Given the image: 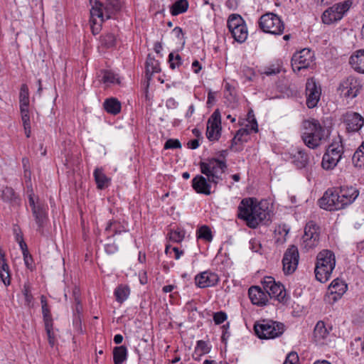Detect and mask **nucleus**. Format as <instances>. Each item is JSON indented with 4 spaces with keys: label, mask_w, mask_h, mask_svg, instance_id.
Listing matches in <instances>:
<instances>
[{
    "label": "nucleus",
    "mask_w": 364,
    "mask_h": 364,
    "mask_svg": "<svg viewBox=\"0 0 364 364\" xmlns=\"http://www.w3.org/2000/svg\"><path fill=\"white\" fill-rule=\"evenodd\" d=\"M168 62L170 63V68L171 69H175L177 65V61L174 60L173 53H171L168 55Z\"/></svg>",
    "instance_id": "0e129e2a"
},
{
    "label": "nucleus",
    "mask_w": 364,
    "mask_h": 364,
    "mask_svg": "<svg viewBox=\"0 0 364 364\" xmlns=\"http://www.w3.org/2000/svg\"><path fill=\"white\" fill-rule=\"evenodd\" d=\"M46 331L48 335V342L51 346H53L55 344V337L54 333L53 332V327L48 328V326L45 327Z\"/></svg>",
    "instance_id": "680f3d73"
},
{
    "label": "nucleus",
    "mask_w": 364,
    "mask_h": 364,
    "mask_svg": "<svg viewBox=\"0 0 364 364\" xmlns=\"http://www.w3.org/2000/svg\"><path fill=\"white\" fill-rule=\"evenodd\" d=\"M188 9V2L187 0H177L171 7V14L173 16H177L184 13Z\"/></svg>",
    "instance_id": "7c9ffc66"
},
{
    "label": "nucleus",
    "mask_w": 364,
    "mask_h": 364,
    "mask_svg": "<svg viewBox=\"0 0 364 364\" xmlns=\"http://www.w3.org/2000/svg\"><path fill=\"white\" fill-rule=\"evenodd\" d=\"M304 132L301 135L304 144L310 149H316L325 142L329 133L317 119H311L303 122Z\"/></svg>",
    "instance_id": "f03ea898"
},
{
    "label": "nucleus",
    "mask_w": 364,
    "mask_h": 364,
    "mask_svg": "<svg viewBox=\"0 0 364 364\" xmlns=\"http://www.w3.org/2000/svg\"><path fill=\"white\" fill-rule=\"evenodd\" d=\"M250 129L242 128L240 129L235 134V138L237 139L238 141H247V139L245 137L247 136L250 134Z\"/></svg>",
    "instance_id": "09e8293b"
},
{
    "label": "nucleus",
    "mask_w": 364,
    "mask_h": 364,
    "mask_svg": "<svg viewBox=\"0 0 364 364\" xmlns=\"http://www.w3.org/2000/svg\"><path fill=\"white\" fill-rule=\"evenodd\" d=\"M247 120L250 123V129L255 132H258V125L256 119L253 114L252 110H250L247 114Z\"/></svg>",
    "instance_id": "3c124183"
},
{
    "label": "nucleus",
    "mask_w": 364,
    "mask_h": 364,
    "mask_svg": "<svg viewBox=\"0 0 364 364\" xmlns=\"http://www.w3.org/2000/svg\"><path fill=\"white\" fill-rule=\"evenodd\" d=\"M350 64L355 70L364 73V50H358L350 58Z\"/></svg>",
    "instance_id": "5701e85b"
},
{
    "label": "nucleus",
    "mask_w": 364,
    "mask_h": 364,
    "mask_svg": "<svg viewBox=\"0 0 364 364\" xmlns=\"http://www.w3.org/2000/svg\"><path fill=\"white\" fill-rule=\"evenodd\" d=\"M298 362L299 357L297 353L291 352L287 355L284 364H298Z\"/></svg>",
    "instance_id": "13d9d810"
},
{
    "label": "nucleus",
    "mask_w": 364,
    "mask_h": 364,
    "mask_svg": "<svg viewBox=\"0 0 364 364\" xmlns=\"http://www.w3.org/2000/svg\"><path fill=\"white\" fill-rule=\"evenodd\" d=\"M342 150V146L338 144H330L323 156L321 162L323 168L326 170L333 169L341 158Z\"/></svg>",
    "instance_id": "9b49d317"
},
{
    "label": "nucleus",
    "mask_w": 364,
    "mask_h": 364,
    "mask_svg": "<svg viewBox=\"0 0 364 364\" xmlns=\"http://www.w3.org/2000/svg\"><path fill=\"white\" fill-rule=\"evenodd\" d=\"M218 275L210 271L203 272L195 277L196 284L200 288L213 287L218 284Z\"/></svg>",
    "instance_id": "f3484780"
},
{
    "label": "nucleus",
    "mask_w": 364,
    "mask_h": 364,
    "mask_svg": "<svg viewBox=\"0 0 364 364\" xmlns=\"http://www.w3.org/2000/svg\"><path fill=\"white\" fill-rule=\"evenodd\" d=\"M181 147V144L179 141V140H178V139H168L164 144L165 149H180Z\"/></svg>",
    "instance_id": "603ef678"
},
{
    "label": "nucleus",
    "mask_w": 364,
    "mask_h": 364,
    "mask_svg": "<svg viewBox=\"0 0 364 364\" xmlns=\"http://www.w3.org/2000/svg\"><path fill=\"white\" fill-rule=\"evenodd\" d=\"M160 71L161 68L159 61L151 57L150 54L148 55L146 61V76L148 82L151 80V77L154 73H159Z\"/></svg>",
    "instance_id": "393cba45"
},
{
    "label": "nucleus",
    "mask_w": 364,
    "mask_h": 364,
    "mask_svg": "<svg viewBox=\"0 0 364 364\" xmlns=\"http://www.w3.org/2000/svg\"><path fill=\"white\" fill-rule=\"evenodd\" d=\"M282 68V64L279 62H277L274 64H272L268 67H266L264 71L261 72L262 75H266L267 76L277 75L280 73Z\"/></svg>",
    "instance_id": "79ce46f5"
},
{
    "label": "nucleus",
    "mask_w": 364,
    "mask_h": 364,
    "mask_svg": "<svg viewBox=\"0 0 364 364\" xmlns=\"http://www.w3.org/2000/svg\"><path fill=\"white\" fill-rule=\"evenodd\" d=\"M227 319V315L223 311H218L214 314L213 321L215 324H221Z\"/></svg>",
    "instance_id": "5fc2aeb1"
},
{
    "label": "nucleus",
    "mask_w": 364,
    "mask_h": 364,
    "mask_svg": "<svg viewBox=\"0 0 364 364\" xmlns=\"http://www.w3.org/2000/svg\"><path fill=\"white\" fill-rule=\"evenodd\" d=\"M238 218L244 220L250 228H256L259 223L269 221V212L261 203H257L252 198H244L238 207Z\"/></svg>",
    "instance_id": "f257e3e1"
},
{
    "label": "nucleus",
    "mask_w": 364,
    "mask_h": 364,
    "mask_svg": "<svg viewBox=\"0 0 364 364\" xmlns=\"http://www.w3.org/2000/svg\"><path fill=\"white\" fill-rule=\"evenodd\" d=\"M215 163V161L210 162V159L208 160L207 162H200V167L201 173L205 174L208 176V178H210L212 172L210 168H213V164Z\"/></svg>",
    "instance_id": "a18cd8bd"
},
{
    "label": "nucleus",
    "mask_w": 364,
    "mask_h": 364,
    "mask_svg": "<svg viewBox=\"0 0 364 364\" xmlns=\"http://www.w3.org/2000/svg\"><path fill=\"white\" fill-rule=\"evenodd\" d=\"M43 321L45 324V327L48 326V328L53 327V321L52 318V315L50 313V310L49 308L42 309Z\"/></svg>",
    "instance_id": "c03bdc74"
},
{
    "label": "nucleus",
    "mask_w": 364,
    "mask_h": 364,
    "mask_svg": "<svg viewBox=\"0 0 364 364\" xmlns=\"http://www.w3.org/2000/svg\"><path fill=\"white\" fill-rule=\"evenodd\" d=\"M313 53L308 48L294 54L291 58V65L294 70H301L309 68L313 63Z\"/></svg>",
    "instance_id": "4468645a"
},
{
    "label": "nucleus",
    "mask_w": 364,
    "mask_h": 364,
    "mask_svg": "<svg viewBox=\"0 0 364 364\" xmlns=\"http://www.w3.org/2000/svg\"><path fill=\"white\" fill-rule=\"evenodd\" d=\"M192 67L194 68L195 73H198L199 71L202 69L201 65L197 60L193 62Z\"/></svg>",
    "instance_id": "774afa93"
},
{
    "label": "nucleus",
    "mask_w": 364,
    "mask_h": 364,
    "mask_svg": "<svg viewBox=\"0 0 364 364\" xmlns=\"http://www.w3.org/2000/svg\"><path fill=\"white\" fill-rule=\"evenodd\" d=\"M321 89L314 78H309L306 83V105L311 109L316 107L321 97Z\"/></svg>",
    "instance_id": "2eb2a0df"
},
{
    "label": "nucleus",
    "mask_w": 364,
    "mask_h": 364,
    "mask_svg": "<svg viewBox=\"0 0 364 364\" xmlns=\"http://www.w3.org/2000/svg\"><path fill=\"white\" fill-rule=\"evenodd\" d=\"M105 83H117L119 84L120 81L116 75L110 71H105L103 79Z\"/></svg>",
    "instance_id": "de8ad7c7"
},
{
    "label": "nucleus",
    "mask_w": 364,
    "mask_h": 364,
    "mask_svg": "<svg viewBox=\"0 0 364 364\" xmlns=\"http://www.w3.org/2000/svg\"><path fill=\"white\" fill-rule=\"evenodd\" d=\"M243 25V20L239 15L232 14L228 20V27L230 31H234L236 28Z\"/></svg>",
    "instance_id": "ea45409f"
},
{
    "label": "nucleus",
    "mask_w": 364,
    "mask_h": 364,
    "mask_svg": "<svg viewBox=\"0 0 364 364\" xmlns=\"http://www.w3.org/2000/svg\"><path fill=\"white\" fill-rule=\"evenodd\" d=\"M94 177L98 188L104 189L108 186L109 179L104 174L101 169L96 168L95 170Z\"/></svg>",
    "instance_id": "c756f323"
},
{
    "label": "nucleus",
    "mask_w": 364,
    "mask_h": 364,
    "mask_svg": "<svg viewBox=\"0 0 364 364\" xmlns=\"http://www.w3.org/2000/svg\"><path fill=\"white\" fill-rule=\"evenodd\" d=\"M338 191L343 208L352 203L359 195L358 190L353 186H341Z\"/></svg>",
    "instance_id": "a211bd4d"
},
{
    "label": "nucleus",
    "mask_w": 364,
    "mask_h": 364,
    "mask_svg": "<svg viewBox=\"0 0 364 364\" xmlns=\"http://www.w3.org/2000/svg\"><path fill=\"white\" fill-rule=\"evenodd\" d=\"M130 289L125 285H119L114 291V295L117 302L123 303L129 296Z\"/></svg>",
    "instance_id": "2f4dec72"
},
{
    "label": "nucleus",
    "mask_w": 364,
    "mask_h": 364,
    "mask_svg": "<svg viewBox=\"0 0 364 364\" xmlns=\"http://www.w3.org/2000/svg\"><path fill=\"white\" fill-rule=\"evenodd\" d=\"M299 251L295 245H291L285 252L282 259L283 271L291 274L296 269L299 264Z\"/></svg>",
    "instance_id": "f8f14e48"
},
{
    "label": "nucleus",
    "mask_w": 364,
    "mask_h": 364,
    "mask_svg": "<svg viewBox=\"0 0 364 364\" xmlns=\"http://www.w3.org/2000/svg\"><path fill=\"white\" fill-rule=\"evenodd\" d=\"M319 229V227L314 221L306 223L301 244V247L306 250L308 251L318 245L320 236Z\"/></svg>",
    "instance_id": "1a4fd4ad"
},
{
    "label": "nucleus",
    "mask_w": 364,
    "mask_h": 364,
    "mask_svg": "<svg viewBox=\"0 0 364 364\" xmlns=\"http://www.w3.org/2000/svg\"><path fill=\"white\" fill-rule=\"evenodd\" d=\"M112 230L113 233L112 234V236H114L116 235L120 234L122 232H125L127 234V230L125 229V228L121 224L115 220L109 221L107 223V227L105 228V232H109V231Z\"/></svg>",
    "instance_id": "f704fd0d"
},
{
    "label": "nucleus",
    "mask_w": 364,
    "mask_h": 364,
    "mask_svg": "<svg viewBox=\"0 0 364 364\" xmlns=\"http://www.w3.org/2000/svg\"><path fill=\"white\" fill-rule=\"evenodd\" d=\"M127 358V349L124 346L114 347L113 349V361L114 364H122Z\"/></svg>",
    "instance_id": "cd10ccee"
},
{
    "label": "nucleus",
    "mask_w": 364,
    "mask_h": 364,
    "mask_svg": "<svg viewBox=\"0 0 364 364\" xmlns=\"http://www.w3.org/2000/svg\"><path fill=\"white\" fill-rule=\"evenodd\" d=\"M343 118L348 132H358L364 124L363 117L357 112H348L343 115Z\"/></svg>",
    "instance_id": "dca6fc26"
},
{
    "label": "nucleus",
    "mask_w": 364,
    "mask_h": 364,
    "mask_svg": "<svg viewBox=\"0 0 364 364\" xmlns=\"http://www.w3.org/2000/svg\"><path fill=\"white\" fill-rule=\"evenodd\" d=\"M198 238L210 242L213 240V235L210 228L206 225L201 226L198 230Z\"/></svg>",
    "instance_id": "37998d69"
},
{
    "label": "nucleus",
    "mask_w": 364,
    "mask_h": 364,
    "mask_svg": "<svg viewBox=\"0 0 364 364\" xmlns=\"http://www.w3.org/2000/svg\"><path fill=\"white\" fill-rule=\"evenodd\" d=\"M103 9L105 13V18L109 19L121 11L122 4L119 0H107Z\"/></svg>",
    "instance_id": "4be33fe9"
},
{
    "label": "nucleus",
    "mask_w": 364,
    "mask_h": 364,
    "mask_svg": "<svg viewBox=\"0 0 364 364\" xmlns=\"http://www.w3.org/2000/svg\"><path fill=\"white\" fill-rule=\"evenodd\" d=\"M321 208L333 211L343 209L338 188L328 189L318 201Z\"/></svg>",
    "instance_id": "9d476101"
},
{
    "label": "nucleus",
    "mask_w": 364,
    "mask_h": 364,
    "mask_svg": "<svg viewBox=\"0 0 364 364\" xmlns=\"http://www.w3.org/2000/svg\"><path fill=\"white\" fill-rule=\"evenodd\" d=\"M4 255L0 249V278L5 285L10 284L9 267L4 259Z\"/></svg>",
    "instance_id": "a878e982"
},
{
    "label": "nucleus",
    "mask_w": 364,
    "mask_h": 364,
    "mask_svg": "<svg viewBox=\"0 0 364 364\" xmlns=\"http://www.w3.org/2000/svg\"><path fill=\"white\" fill-rule=\"evenodd\" d=\"M259 26L264 32L274 35H281L284 29L283 21L273 13L262 15L259 20Z\"/></svg>",
    "instance_id": "39448f33"
},
{
    "label": "nucleus",
    "mask_w": 364,
    "mask_h": 364,
    "mask_svg": "<svg viewBox=\"0 0 364 364\" xmlns=\"http://www.w3.org/2000/svg\"><path fill=\"white\" fill-rule=\"evenodd\" d=\"M20 110H21V119L23 122V127H26L27 125H31L28 108H27V109L22 108V109H20Z\"/></svg>",
    "instance_id": "4d7b16f0"
},
{
    "label": "nucleus",
    "mask_w": 364,
    "mask_h": 364,
    "mask_svg": "<svg viewBox=\"0 0 364 364\" xmlns=\"http://www.w3.org/2000/svg\"><path fill=\"white\" fill-rule=\"evenodd\" d=\"M23 259H24V262H25L26 267L29 268L30 265L31 264V262H32L31 255L29 253L28 254L24 253Z\"/></svg>",
    "instance_id": "338daca9"
},
{
    "label": "nucleus",
    "mask_w": 364,
    "mask_h": 364,
    "mask_svg": "<svg viewBox=\"0 0 364 364\" xmlns=\"http://www.w3.org/2000/svg\"><path fill=\"white\" fill-rule=\"evenodd\" d=\"M192 186L198 193H202L207 196L211 193L210 184L208 183L207 179L202 176L198 175L193 178Z\"/></svg>",
    "instance_id": "aec40b11"
},
{
    "label": "nucleus",
    "mask_w": 364,
    "mask_h": 364,
    "mask_svg": "<svg viewBox=\"0 0 364 364\" xmlns=\"http://www.w3.org/2000/svg\"><path fill=\"white\" fill-rule=\"evenodd\" d=\"M254 330L260 339H271L284 333V325L280 322L264 319L255 323Z\"/></svg>",
    "instance_id": "20e7f679"
},
{
    "label": "nucleus",
    "mask_w": 364,
    "mask_h": 364,
    "mask_svg": "<svg viewBox=\"0 0 364 364\" xmlns=\"http://www.w3.org/2000/svg\"><path fill=\"white\" fill-rule=\"evenodd\" d=\"M105 19L106 18L103 4L96 1L95 6H92L90 10V21H100V23H102Z\"/></svg>",
    "instance_id": "b1692460"
},
{
    "label": "nucleus",
    "mask_w": 364,
    "mask_h": 364,
    "mask_svg": "<svg viewBox=\"0 0 364 364\" xmlns=\"http://www.w3.org/2000/svg\"><path fill=\"white\" fill-rule=\"evenodd\" d=\"M196 350H200L201 352L200 355H201L203 354L208 353L210 350V347H209L204 341H198L197 342Z\"/></svg>",
    "instance_id": "864d4df0"
},
{
    "label": "nucleus",
    "mask_w": 364,
    "mask_h": 364,
    "mask_svg": "<svg viewBox=\"0 0 364 364\" xmlns=\"http://www.w3.org/2000/svg\"><path fill=\"white\" fill-rule=\"evenodd\" d=\"M339 89L341 90V94L343 95L346 97H355L358 94V89H353L351 87H349L348 82H344L341 84Z\"/></svg>",
    "instance_id": "a19ab883"
},
{
    "label": "nucleus",
    "mask_w": 364,
    "mask_h": 364,
    "mask_svg": "<svg viewBox=\"0 0 364 364\" xmlns=\"http://www.w3.org/2000/svg\"><path fill=\"white\" fill-rule=\"evenodd\" d=\"M116 36L112 33H107L100 37V45L105 48H111L116 46Z\"/></svg>",
    "instance_id": "473e14b6"
},
{
    "label": "nucleus",
    "mask_w": 364,
    "mask_h": 364,
    "mask_svg": "<svg viewBox=\"0 0 364 364\" xmlns=\"http://www.w3.org/2000/svg\"><path fill=\"white\" fill-rule=\"evenodd\" d=\"M249 297L253 304L264 306L268 302L267 293L259 287H251L248 291Z\"/></svg>",
    "instance_id": "6ab92c4d"
},
{
    "label": "nucleus",
    "mask_w": 364,
    "mask_h": 364,
    "mask_svg": "<svg viewBox=\"0 0 364 364\" xmlns=\"http://www.w3.org/2000/svg\"><path fill=\"white\" fill-rule=\"evenodd\" d=\"M2 199L13 205H18L19 203L18 196L16 194L14 189L10 187H6L1 193Z\"/></svg>",
    "instance_id": "c85d7f7f"
},
{
    "label": "nucleus",
    "mask_w": 364,
    "mask_h": 364,
    "mask_svg": "<svg viewBox=\"0 0 364 364\" xmlns=\"http://www.w3.org/2000/svg\"><path fill=\"white\" fill-rule=\"evenodd\" d=\"M221 179L220 175H217L215 173H212L210 177L208 178V181L210 183H213L215 184H217L218 183V181Z\"/></svg>",
    "instance_id": "69168bd1"
},
{
    "label": "nucleus",
    "mask_w": 364,
    "mask_h": 364,
    "mask_svg": "<svg viewBox=\"0 0 364 364\" xmlns=\"http://www.w3.org/2000/svg\"><path fill=\"white\" fill-rule=\"evenodd\" d=\"M264 290L267 293L268 297L274 298L282 303H285L286 291L281 283H277L272 277H265L262 281Z\"/></svg>",
    "instance_id": "6e6552de"
},
{
    "label": "nucleus",
    "mask_w": 364,
    "mask_h": 364,
    "mask_svg": "<svg viewBox=\"0 0 364 364\" xmlns=\"http://www.w3.org/2000/svg\"><path fill=\"white\" fill-rule=\"evenodd\" d=\"M232 37L235 41L240 43L244 42L247 37V31L245 25H240L234 31H230Z\"/></svg>",
    "instance_id": "72a5a7b5"
},
{
    "label": "nucleus",
    "mask_w": 364,
    "mask_h": 364,
    "mask_svg": "<svg viewBox=\"0 0 364 364\" xmlns=\"http://www.w3.org/2000/svg\"><path fill=\"white\" fill-rule=\"evenodd\" d=\"M105 250L107 254L112 255L117 252L118 248L114 242H109L105 245Z\"/></svg>",
    "instance_id": "bf43d9fd"
},
{
    "label": "nucleus",
    "mask_w": 364,
    "mask_h": 364,
    "mask_svg": "<svg viewBox=\"0 0 364 364\" xmlns=\"http://www.w3.org/2000/svg\"><path fill=\"white\" fill-rule=\"evenodd\" d=\"M221 116L218 109H215L207 122L206 136L210 141H218L221 134Z\"/></svg>",
    "instance_id": "ddd939ff"
},
{
    "label": "nucleus",
    "mask_w": 364,
    "mask_h": 364,
    "mask_svg": "<svg viewBox=\"0 0 364 364\" xmlns=\"http://www.w3.org/2000/svg\"><path fill=\"white\" fill-rule=\"evenodd\" d=\"M315 267V276L318 281L321 283L327 282L335 268L336 259L334 253L328 250L321 251L316 257Z\"/></svg>",
    "instance_id": "7ed1b4c3"
},
{
    "label": "nucleus",
    "mask_w": 364,
    "mask_h": 364,
    "mask_svg": "<svg viewBox=\"0 0 364 364\" xmlns=\"http://www.w3.org/2000/svg\"><path fill=\"white\" fill-rule=\"evenodd\" d=\"M215 161V163L213 164V168H210L212 173H215L219 175V173H223L227 169V165L225 161H221L215 158L210 159V162Z\"/></svg>",
    "instance_id": "4c0bfd02"
},
{
    "label": "nucleus",
    "mask_w": 364,
    "mask_h": 364,
    "mask_svg": "<svg viewBox=\"0 0 364 364\" xmlns=\"http://www.w3.org/2000/svg\"><path fill=\"white\" fill-rule=\"evenodd\" d=\"M23 294L25 296L26 302L28 305H30L33 300V295L31 294L30 285L25 284L22 290Z\"/></svg>",
    "instance_id": "8fccbe9b"
},
{
    "label": "nucleus",
    "mask_w": 364,
    "mask_h": 364,
    "mask_svg": "<svg viewBox=\"0 0 364 364\" xmlns=\"http://www.w3.org/2000/svg\"><path fill=\"white\" fill-rule=\"evenodd\" d=\"M20 109H27L29 105L28 90L26 85H23L20 91Z\"/></svg>",
    "instance_id": "58836bf2"
},
{
    "label": "nucleus",
    "mask_w": 364,
    "mask_h": 364,
    "mask_svg": "<svg viewBox=\"0 0 364 364\" xmlns=\"http://www.w3.org/2000/svg\"><path fill=\"white\" fill-rule=\"evenodd\" d=\"M28 203L31 208L32 214L38 225V230L42 231L48 221V213L44 204L41 203L38 198H37L36 201L35 200L32 189L28 195Z\"/></svg>",
    "instance_id": "423d86ee"
},
{
    "label": "nucleus",
    "mask_w": 364,
    "mask_h": 364,
    "mask_svg": "<svg viewBox=\"0 0 364 364\" xmlns=\"http://www.w3.org/2000/svg\"><path fill=\"white\" fill-rule=\"evenodd\" d=\"M90 23L92 33L94 35L97 34L101 29L102 23L100 21H90Z\"/></svg>",
    "instance_id": "052dcab7"
},
{
    "label": "nucleus",
    "mask_w": 364,
    "mask_h": 364,
    "mask_svg": "<svg viewBox=\"0 0 364 364\" xmlns=\"http://www.w3.org/2000/svg\"><path fill=\"white\" fill-rule=\"evenodd\" d=\"M298 158L300 159L299 164H298V166L300 168L304 167L309 160L307 154L304 151L299 150L298 151Z\"/></svg>",
    "instance_id": "6e6d98bb"
},
{
    "label": "nucleus",
    "mask_w": 364,
    "mask_h": 364,
    "mask_svg": "<svg viewBox=\"0 0 364 364\" xmlns=\"http://www.w3.org/2000/svg\"><path fill=\"white\" fill-rule=\"evenodd\" d=\"M168 238L173 242H181L184 237L183 232L171 230L168 234Z\"/></svg>",
    "instance_id": "49530a36"
},
{
    "label": "nucleus",
    "mask_w": 364,
    "mask_h": 364,
    "mask_svg": "<svg viewBox=\"0 0 364 364\" xmlns=\"http://www.w3.org/2000/svg\"><path fill=\"white\" fill-rule=\"evenodd\" d=\"M347 285L338 279H334L328 287V291L333 295V300L336 301L346 291Z\"/></svg>",
    "instance_id": "412c9836"
},
{
    "label": "nucleus",
    "mask_w": 364,
    "mask_h": 364,
    "mask_svg": "<svg viewBox=\"0 0 364 364\" xmlns=\"http://www.w3.org/2000/svg\"><path fill=\"white\" fill-rule=\"evenodd\" d=\"M352 161L357 167L364 166V141L354 153Z\"/></svg>",
    "instance_id": "c9c22d12"
},
{
    "label": "nucleus",
    "mask_w": 364,
    "mask_h": 364,
    "mask_svg": "<svg viewBox=\"0 0 364 364\" xmlns=\"http://www.w3.org/2000/svg\"><path fill=\"white\" fill-rule=\"evenodd\" d=\"M188 147L191 149H196L199 146V141L198 139H193L188 142Z\"/></svg>",
    "instance_id": "e2e57ef3"
},
{
    "label": "nucleus",
    "mask_w": 364,
    "mask_h": 364,
    "mask_svg": "<svg viewBox=\"0 0 364 364\" xmlns=\"http://www.w3.org/2000/svg\"><path fill=\"white\" fill-rule=\"evenodd\" d=\"M105 109L109 114H117L121 110V103L116 98L107 99L103 104Z\"/></svg>",
    "instance_id": "bb28decb"
},
{
    "label": "nucleus",
    "mask_w": 364,
    "mask_h": 364,
    "mask_svg": "<svg viewBox=\"0 0 364 364\" xmlns=\"http://www.w3.org/2000/svg\"><path fill=\"white\" fill-rule=\"evenodd\" d=\"M328 334V331L326 328L325 323L323 321H318L314 331V337L317 339H323L326 338Z\"/></svg>",
    "instance_id": "e433bc0d"
},
{
    "label": "nucleus",
    "mask_w": 364,
    "mask_h": 364,
    "mask_svg": "<svg viewBox=\"0 0 364 364\" xmlns=\"http://www.w3.org/2000/svg\"><path fill=\"white\" fill-rule=\"evenodd\" d=\"M352 2L350 0L343 1V3L336 4L327 9L321 16L322 21L325 24H331L340 21L345 13L348 11Z\"/></svg>",
    "instance_id": "0eeeda50"
}]
</instances>
